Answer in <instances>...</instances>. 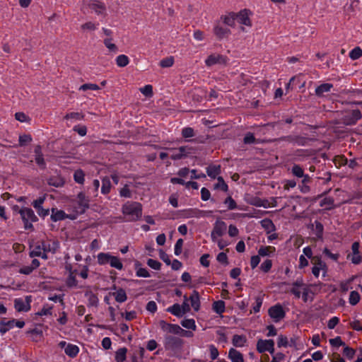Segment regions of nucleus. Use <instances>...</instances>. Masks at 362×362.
Wrapping results in <instances>:
<instances>
[{
  "instance_id": "b1692460",
  "label": "nucleus",
  "mask_w": 362,
  "mask_h": 362,
  "mask_svg": "<svg viewBox=\"0 0 362 362\" xmlns=\"http://www.w3.org/2000/svg\"><path fill=\"white\" fill-rule=\"evenodd\" d=\"M246 202L253 206H263L267 208L268 206L267 201L261 199L257 197H251L248 199H246Z\"/></svg>"
},
{
  "instance_id": "423d86ee",
  "label": "nucleus",
  "mask_w": 362,
  "mask_h": 362,
  "mask_svg": "<svg viewBox=\"0 0 362 362\" xmlns=\"http://www.w3.org/2000/svg\"><path fill=\"white\" fill-rule=\"evenodd\" d=\"M226 223L221 219H217L214 224V227L211 233V240H216L217 238H221L226 234Z\"/></svg>"
},
{
  "instance_id": "c756f323",
  "label": "nucleus",
  "mask_w": 362,
  "mask_h": 362,
  "mask_svg": "<svg viewBox=\"0 0 362 362\" xmlns=\"http://www.w3.org/2000/svg\"><path fill=\"white\" fill-rule=\"evenodd\" d=\"M127 349L125 347L119 348L115 352L116 362H124L126 360Z\"/></svg>"
},
{
  "instance_id": "4c0bfd02",
  "label": "nucleus",
  "mask_w": 362,
  "mask_h": 362,
  "mask_svg": "<svg viewBox=\"0 0 362 362\" xmlns=\"http://www.w3.org/2000/svg\"><path fill=\"white\" fill-rule=\"evenodd\" d=\"M115 62L119 67H124L129 64V59L125 54H119L116 57Z\"/></svg>"
},
{
  "instance_id": "f03ea898",
  "label": "nucleus",
  "mask_w": 362,
  "mask_h": 362,
  "mask_svg": "<svg viewBox=\"0 0 362 362\" xmlns=\"http://www.w3.org/2000/svg\"><path fill=\"white\" fill-rule=\"evenodd\" d=\"M160 329L166 333L177 334L185 337H193V332L191 331H186L182 329L178 325L168 323L164 320L159 322Z\"/></svg>"
},
{
  "instance_id": "0e129e2a",
  "label": "nucleus",
  "mask_w": 362,
  "mask_h": 362,
  "mask_svg": "<svg viewBox=\"0 0 362 362\" xmlns=\"http://www.w3.org/2000/svg\"><path fill=\"white\" fill-rule=\"evenodd\" d=\"M182 246H183V240L180 238L177 240L175 248H174V252L175 255L177 256H179L182 251Z\"/></svg>"
},
{
  "instance_id": "f704fd0d",
  "label": "nucleus",
  "mask_w": 362,
  "mask_h": 362,
  "mask_svg": "<svg viewBox=\"0 0 362 362\" xmlns=\"http://www.w3.org/2000/svg\"><path fill=\"white\" fill-rule=\"evenodd\" d=\"M66 218V214L64 211L52 209L51 218L53 221H58L61 220H64Z\"/></svg>"
},
{
  "instance_id": "8fccbe9b",
  "label": "nucleus",
  "mask_w": 362,
  "mask_h": 362,
  "mask_svg": "<svg viewBox=\"0 0 362 362\" xmlns=\"http://www.w3.org/2000/svg\"><path fill=\"white\" fill-rule=\"evenodd\" d=\"M362 56V49L359 47H356L354 48L350 52H349V57L353 59L356 60L359 59Z\"/></svg>"
},
{
  "instance_id": "49530a36",
  "label": "nucleus",
  "mask_w": 362,
  "mask_h": 362,
  "mask_svg": "<svg viewBox=\"0 0 362 362\" xmlns=\"http://www.w3.org/2000/svg\"><path fill=\"white\" fill-rule=\"evenodd\" d=\"M85 174L82 170H77L74 173V179L78 184H83Z\"/></svg>"
},
{
  "instance_id": "6e6552de",
  "label": "nucleus",
  "mask_w": 362,
  "mask_h": 362,
  "mask_svg": "<svg viewBox=\"0 0 362 362\" xmlns=\"http://www.w3.org/2000/svg\"><path fill=\"white\" fill-rule=\"evenodd\" d=\"M31 301L30 296L15 298L13 301L14 308L18 312H28L30 310Z\"/></svg>"
},
{
  "instance_id": "39448f33",
  "label": "nucleus",
  "mask_w": 362,
  "mask_h": 362,
  "mask_svg": "<svg viewBox=\"0 0 362 362\" xmlns=\"http://www.w3.org/2000/svg\"><path fill=\"white\" fill-rule=\"evenodd\" d=\"M312 264V274L315 278L319 277L320 272H322L323 277L327 276L328 270L327 265L322 259L320 256H315V257L313 258Z\"/></svg>"
},
{
  "instance_id": "e433bc0d",
  "label": "nucleus",
  "mask_w": 362,
  "mask_h": 362,
  "mask_svg": "<svg viewBox=\"0 0 362 362\" xmlns=\"http://www.w3.org/2000/svg\"><path fill=\"white\" fill-rule=\"evenodd\" d=\"M136 266V274L139 277L148 278L150 277L149 272L146 269L140 267V264L139 262L135 264Z\"/></svg>"
},
{
  "instance_id": "a19ab883",
  "label": "nucleus",
  "mask_w": 362,
  "mask_h": 362,
  "mask_svg": "<svg viewBox=\"0 0 362 362\" xmlns=\"http://www.w3.org/2000/svg\"><path fill=\"white\" fill-rule=\"evenodd\" d=\"M275 251V248L271 246H262L258 250V255L262 257L269 256Z\"/></svg>"
},
{
  "instance_id": "09e8293b",
  "label": "nucleus",
  "mask_w": 362,
  "mask_h": 362,
  "mask_svg": "<svg viewBox=\"0 0 362 362\" xmlns=\"http://www.w3.org/2000/svg\"><path fill=\"white\" fill-rule=\"evenodd\" d=\"M206 212L199 209H189L187 211V216L189 217L201 218L205 216Z\"/></svg>"
},
{
  "instance_id": "2f4dec72",
  "label": "nucleus",
  "mask_w": 362,
  "mask_h": 362,
  "mask_svg": "<svg viewBox=\"0 0 362 362\" xmlns=\"http://www.w3.org/2000/svg\"><path fill=\"white\" fill-rule=\"evenodd\" d=\"M110 189H111L110 179L108 177H104L102 179L101 193L103 194H107L110 192Z\"/></svg>"
},
{
  "instance_id": "5701e85b",
  "label": "nucleus",
  "mask_w": 362,
  "mask_h": 362,
  "mask_svg": "<svg viewBox=\"0 0 362 362\" xmlns=\"http://www.w3.org/2000/svg\"><path fill=\"white\" fill-rule=\"evenodd\" d=\"M113 255L110 252H100L97 255V262L100 265H105L110 264V261Z\"/></svg>"
},
{
  "instance_id": "f257e3e1",
  "label": "nucleus",
  "mask_w": 362,
  "mask_h": 362,
  "mask_svg": "<svg viewBox=\"0 0 362 362\" xmlns=\"http://www.w3.org/2000/svg\"><path fill=\"white\" fill-rule=\"evenodd\" d=\"M122 211L128 221H136L141 217L142 206L136 202H127L122 206Z\"/></svg>"
},
{
  "instance_id": "4d7b16f0",
  "label": "nucleus",
  "mask_w": 362,
  "mask_h": 362,
  "mask_svg": "<svg viewBox=\"0 0 362 362\" xmlns=\"http://www.w3.org/2000/svg\"><path fill=\"white\" fill-rule=\"evenodd\" d=\"M323 254L334 262H337L340 256L339 253H332L327 247L323 250Z\"/></svg>"
},
{
  "instance_id": "1a4fd4ad",
  "label": "nucleus",
  "mask_w": 362,
  "mask_h": 362,
  "mask_svg": "<svg viewBox=\"0 0 362 362\" xmlns=\"http://www.w3.org/2000/svg\"><path fill=\"white\" fill-rule=\"evenodd\" d=\"M58 346L64 350V353L70 358H75L79 353V347L71 343H67L65 341H61L58 343Z\"/></svg>"
},
{
  "instance_id": "72a5a7b5",
  "label": "nucleus",
  "mask_w": 362,
  "mask_h": 362,
  "mask_svg": "<svg viewBox=\"0 0 362 362\" xmlns=\"http://www.w3.org/2000/svg\"><path fill=\"white\" fill-rule=\"evenodd\" d=\"M355 276H352L350 279L343 281L339 284L340 291L343 293L347 292L349 290L351 289V284L352 281L354 280Z\"/></svg>"
},
{
  "instance_id": "a211bd4d",
  "label": "nucleus",
  "mask_w": 362,
  "mask_h": 362,
  "mask_svg": "<svg viewBox=\"0 0 362 362\" xmlns=\"http://www.w3.org/2000/svg\"><path fill=\"white\" fill-rule=\"evenodd\" d=\"M305 286L306 285L303 283L301 279H297L292 284V287L291 288L290 291L296 298H300L301 297L302 291Z\"/></svg>"
},
{
  "instance_id": "c03bdc74",
  "label": "nucleus",
  "mask_w": 362,
  "mask_h": 362,
  "mask_svg": "<svg viewBox=\"0 0 362 362\" xmlns=\"http://www.w3.org/2000/svg\"><path fill=\"white\" fill-rule=\"evenodd\" d=\"M225 303L223 300H218L213 303V310L218 314L225 312Z\"/></svg>"
},
{
  "instance_id": "f8f14e48",
  "label": "nucleus",
  "mask_w": 362,
  "mask_h": 362,
  "mask_svg": "<svg viewBox=\"0 0 362 362\" xmlns=\"http://www.w3.org/2000/svg\"><path fill=\"white\" fill-rule=\"evenodd\" d=\"M360 245L358 242H354L351 245L352 254L347 255V259H350L354 264H359L362 262V257L359 252Z\"/></svg>"
},
{
  "instance_id": "ea45409f",
  "label": "nucleus",
  "mask_w": 362,
  "mask_h": 362,
  "mask_svg": "<svg viewBox=\"0 0 362 362\" xmlns=\"http://www.w3.org/2000/svg\"><path fill=\"white\" fill-rule=\"evenodd\" d=\"M361 300V296L359 293L356 291H351L349 297V303L351 305H356L359 303Z\"/></svg>"
},
{
  "instance_id": "338daca9",
  "label": "nucleus",
  "mask_w": 362,
  "mask_h": 362,
  "mask_svg": "<svg viewBox=\"0 0 362 362\" xmlns=\"http://www.w3.org/2000/svg\"><path fill=\"white\" fill-rule=\"evenodd\" d=\"M32 141V137L28 134H23L19 136V145L23 146Z\"/></svg>"
},
{
  "instance_id": "de8ad7c7",
  "label": "nucleus",
  "mask_w": 362,
  "mask_h": 362,
  "mask_svg": "<svg viewBox=\"0 0 362 362\" xmlns=\"http://www.w3.org/2000/svg\"><path fill=\"white\" fill-rule=\"evenodd\" d=\"M44 250L42 249V243L39 245L34 246L33 250L30 252V256L31 257H39L42 255Z\"/></svg>"
},
{
  "instance_id": "c9c22d12",
  "label": "nucleus",
  "mask_w": 362,
  "mask_h": 362,
  "mask_svg": "<svg viewBox=\"0 0 362 362\" xmlns=\"http://www.w3.org/2000/svg\"><path fill=\"white\" fill-rule=\"evenodd\" d=\"M112 40V37H106L104 39L103 43L110 52L116 53L118 52V48Z\"/></svg>"
},
{
  "instance_id": "e2e57ef3",
  "label": "nucleus",
  "mask_w": 362,
  "mask_h": 362,
  "mask_svg": "<svg viewBox=\"0 0 362 362\" xmlns=\"http://www.w3.org/2000/svg\"><path fill=\"white\" fill-rule=\"evenodd\" d=\"M292 173L297 177H303L304 172L303 168L298 165H294L292 168Z\"/></svg>"
},
{
  "instance_id": "3c124183",
  "label": "nucleus",
  "mask_w": 362,
  "mask_h": 362,
  "mask_svg": "<svg viewBox=\"0 0 362 362\" xmlns=\"http://www.w3.org/2000/svg\"><path fill=\"white\" fill-rule=\"evenodd\" d=\"M174 64V58L173 57H168L163 59L160 62V66L163 68L171 67Z\"/></svg>"
},
{
  "instance_id": "603ef678",
  "label": "nucleus",
  "mask_w": 362,
  "mask_h": 362,
  "mask_svg": "<svg viewBox=\"0 0 362 362\" xmlns=\"http://www.w3.org/2000/svg\"><path fill=\"white\" fill-rule=\"evenodd\" d=\"M98 23L89 21L83 24L81 28L83 30L93 31L98 28Z\"/></svg>"
},
{
  "instance_id": "7ed1b4c3",
  "label": "nucleus",
  "mask_w": 362,
  "mask_h": 362,
  "mask_svg": "<svg viewBox=\"0 0 362 362\" xmlns=\"http://www.w3.org/2000/svg\"><path fill=\"white\" fill-rule=\"evenodd\" d=\"M184 341L177 337L166 334L163 338V346L165 350L170 351L174 354L182 350Z\"/></svg>"
},
{
  "instance_id": "20e7f679",
  "label": "nucleus",
  "mask_w": 362,
  "mask_h": 362,
  "mask_svg": "<svg viewBox=\"0 0 362 362\" xmlns=\"http://www.w3.org/2000/svg\"><path fill=\"white\" fill-rule=\"evenodd\" d=\"M19 214L23 221L25 229L32 228L33 223L36 222L38 220L33 210L30 208L23 207L20 209Z\"/></svg>"
},
{
  "instance_id": "680f3d73",
  "label": "nucleus",
  "mask_w": 362,
  "mask_h": 362,
  "mask_svg": "<svg viewBox=\"0 0 362 362\" xmlns=\"http://www.w3.org/2000/svg\"><path fill=\"white\" fill-rule=\"evenodd\" d=\"M224 204L227 206L229 210H233L237 208L236 202L231 197H227L224 201Z\"/></svg>"
},
{
  "instance_id": "bb28decb",
  "label": "nucleus",
  "mask_w": 362,
  "mask_h": 362,
  "mask_svg": "<svg viewBox=\"0 0 362 362\" xmlns=\"http://www.w3.org/2000/svg\"><path fill=\"white\" fill-rule=\"evenodd\" d=\"M14 327L13 320H8V321H1L0 322V332L3 335L6 333L10 329Z\"/></svg>"
},
{
  "instance_id": "412c9836",
  "label": "nucleus",
  "mask_w": 362,
  "mask_h": 362,
  "mask_svg": "<svg viewBox=\"0 0 362 362\" xmlns=\"http://www.w3.org/2000/svg\"><path fill=\"white\" fill-rule=\"evenodd\" d=\"M88 6L98 14H103L105 11L104 4L98 0H90Z\"/></svg>"
},
{
  "instance_id": "4be33fe9",
  "label": "nucleus",
  "mask_w": 362,
  "mask_h": 362,
  "mask_svg": "<svg viewBox=\"0 0 362 362\" xmlns=\"http://www.w3.org/2000/svg\"><path fill=\"white\" fill-rule=\"evenodd\" d=\"M228 358L232 362H244L243 354L233 348H231L228 351Z\"/></svg>"
},
{
  "instance_id": "a18cd8bd",
  "label": "nucleus",
  "mask_w": 362,
  "mask_h": 362,
  "mask_svg": "<svg viewBox=\"0 0 362 362\" xmlns=\"http://www.w3.org/2000/svg\"><path fill=\"white\" fill-rule=\"evenodd\" d=\"M246 342V339L242 335H235L233 338V344L238 347H243Z\"/></svg>"
},
{
  "instance_id": "6e6d98bb",
  "label": "nucleus",
  "mask_w": 362,
  "mask_h": 362,
  "mask_svg": "<svg viewBox=\"0 0 362 362\" xmlns=\"http://www.w3.org/2000/svg\"><path fill=\"white\" fill-rule=\"evenodd\" d=\"M272 267V261L271 259L264 260L260 265V269L264 272L267 273L270 271Z\"/></svg>"
},
{
  "instance_id": "0eeeda50",
  "label": "nucleus",
  "mask_w": 362,
  "mask_h": 362,
  "mask_svg": "<svg viewBox=\"0 0 362 362\" xmlns=\"http://www.w3.org/2000/svg\"><path fill=\"white\" fill-rule=\"evenodd\" d=\"M170 158L173 160H180L194 152V148L189 146H180L170 149Z\"/></svg>"
},
{
  "instance_id": "774afa93",
  "label": "nucleus",
  "mask_w": 362,
  "mask_h": 362,
  "mask_svg": "<svg viewBox=\"0 0 362 362\" xmlns=\"http://www.w3.org/2000/svg\"><path fill=\"white\" fill-rule=\"evenodd\" d=\"M339 322V318L338 317H332L327 322V327L329 329H333Z\"/></svg>"
},
{
  "instance_id": "bf43d9fd",
  "label": "nucleus",
  "mask_w": 362,
  "mask_h": 362,
  "mask_svg": "<svg viewBox=\"0 0 362 362\" xmlns=\"http://www.w3.org/2000/svg\"><path fill=\"white\" fill-rule=\"evenodd\" d=\"M141 93L146 97L153 95V87L151 85H146L140 88Z\"/></svg>"
},
{
  "instance_id": "393cba45",
  "label": "nucleus",
  "mask_w": 362,
  "mask_h": 362,
  "mask_svg": "<svg viewBox=\"0 0 362 362\" xmlns=\"http://www.w3.org/2000/svg\"><path fill=\"white\" fill-rule=\"evenodd\" d=\"M192 307L195 311H198L200 308L199 294L197 291H194L189 297Z\"/></svg>"
},
{
  "instance_id": "9b49d317",
  "label": "nucleus",
  "mask_w": 362,
  "mask_h": 362,
  "mask_svg": "<svg viewBox=\"0 0 362 362\" xmlns=\"http://www.w3.org/2000/svg\"><path fill=\"white\" fill-rule=\"evenodd\" d=\"M257 350L259 353L269 352L274 354V341L273 339H259L257 342Z\"/></svg>"
},
{
  "instance_id": "473e14b6",
  "label": "nucleus",
  "mask_w": 362,
  "mask_h": 362,
  "mask_svg": "<svg viewBox=\"0 0 362 362\" xmlns=\"http://www.w3.org/2000/svg\"><path fill=\"white\" fill-rule=\"evenodd\" d=\"M224 25L229 27H234L235 25L236 16L234 14H229L221 18Z\"/></svg>"
},
{
  "instance_id": "aec40b11",
  "label": "nucleus",
  "mask_w": 362,
  "mask_h": 362,
  "mask_svg": "<svg viewBox=\"0 0 362 362\" xmlns=\"http://www.w3.org/2000/svg\"><path fill=\"white\" fill-rule=\"evenodd\" d=\"M34 152L35 163L41 169H45L46 168V163L44 159L40 146H37L35 148Z\"/></svg>"
},
{
  "instance_id": "dca6fc26",
  "label": "nucleus",
  "mask_w": 362,
  "mask_h": 362,
  "mask_svg": "<svg viewBox=\"0 0 362 362\" xmlns=\"http://www.w3.org/2000/svg\"><path fill=\"white\" fill-rule=\"evenodd\" d=\"M250 13L249 11L245 9L240 11L238 14H236V21L238 23L246 25L247 27L252 26V23L250 18Z\"/></svg>"
},
{
  "instance_id": "cd10ccee",
  "label": "nucleus",
  "mask_w": 362,
  "mask_h": 362,
  "mask_svg": "<svg viewBox=\"0 0 362 362\" xmlns=\"http://www.w3.org/2000/svg\"><path fill=\"white\" fill-rule=\"evenodd\" d=\"M112 296L118 303H124L127 299V293L123 288L117 290L115 292L112 293Z\"/></svg>"
},
{
  "instance_id": "79ce46f5",
  "label": "nucleus",
  "mask_w": 362,
  "mask_h": 362,
  "mask_svg": "<svg viewBox=\"0 0 362 362\" xmlns=\"http://www.w3.org/2000/svg\"><path fill=\"white\" fill-rule=\"evenodd\" d=\"M109 264L111 267L115 268L118 270H122L123 269L122 262H121L120 259L116 256H112Z\"/></svg>"
},
{
  "instance_id": "58836bf2",
  "label": "nucleus",
  "mask_w": 362,
  "mask_h": 362,
  "mask_svg": "<svg viewBox=\"0 0 362 362\" xmlns=\"http://www.w3.org/2000/svg\"><path fill=\"white\" fill-rule=\"evenodd\" d=\"M181 325L189 329L195 331L197 329V325L194 319H184L180 322Z\"/></svg>"
},
{
  "instance_id": "c85d7f7f",
  "label": "nucleus",
  "mask_w": 362,
  "mask_h": 362,
  "mask_svg": "<svg viewBox=\"0 0 362 362\" xmlns=\"http://www.w3.org/2000/svg\"><path fill=\"white\" fill-rule=\"evenodd\" d=\"M221 173L220 165H210L206 168L208 176L211 178H216Z\"/></svg>"
},
{
  "instance_id": "5fc2aeb1",
  "label": "nucleus",
  "mask_w": 362,
  "mask_h": 362,
  "mask_svg": "<svg viewBox=\"0 0 362 362\" xmlns=\"http://www.w3.org/2000/svg\"><path fill=\"white\" fill-rule=\"evenodd\" d=\"M218 182L215 185L216 189H220L223 192H227L228 189L227 184L225 182L222 177H218Z\"/></svg>"
},
{
  "instance_id": "37998d69",
  "label": "nucleus",
  "mask_w": 362,
  "mask_h": 362,
  "mask_svg": "<svg viewBox=\"0 0 362 362\" xmlns=\"http://www.w3.org/2000/svg\"><path fill=\"white\" fill-rule=\"evenodd\" d=\"M48 184L49 185L59 187L64 185V180L61 177H52L48 180Z\"/></svg>"
},
{
  "instance_id": "864d4df0",
  "label": "nucleus",
  "mask_w": 362,
  "mask_h": 362,
  "mask_svg": "<svg viewBox=\"0 0 362 362\" xmlns=\"http://www.w3.org/2000/svg\"><path fill=\"white\" fill-rule=\"evenodd\" d=\"M277 345L279 347H287L291 346L289 344L288 338L284 335H279L277 340Z\"/></svg>"
},
{
  "instance_id": "13d9d810",
  "label": "nucleus",
  "mask_w": 362,
  "mask_h": 362,
  "mask_svg": "<svg viewBox=\"0 0 362 362\" xmlns=\"http://www.w3.org/2000/svg\"><path fill=\"white\" fill-rule=\"evenodd\" d=\"M182 136L185 139L193 137L194 136V131L191 127H185L182 129Z\"/></svg>"
},
{
  "instance_id": "7c9ffc66",
  "label": "nucleus",
  "mask_w": 362,
  "mask_h": 362,
  "mask_svg": "<svg viewBox=\"0 0 362 362\" xmlns=\"http://www.w3.org/2000/svg\"><path fill=\"white\" fill-rule=\"evenodd\" d=\"M167 311L178 317L184 315V313L180 308V304L178 303H175L172 306L168 307L167 308Z\"/></svg>"
},
{
  "instance_id": "6ab92c4d",
  "label": "nucleus",
  "mask_w": 362,
  "mask_h": 362,
  "mask_svg": "<svg viewBox=\"0 0 362 362\" xmlns=\"http://www.w3.org/2000/svg\"><path fill=\"white\" fill-rule=\"evenodd\" d=\"M361 118V112L359 110H354L349 113L344 119L346 124L351 125L355 124L358 119Z\"/></svg>"
},
{
  "instance_id": "4468645a",
  "label": "nucleus",
  "mask_w": 362,
  "mask_h": 362,
  "mask_svg": "<svg viewBox=\"0 0 362 362\" xmlns=\"http://www.w3.org/2000/svg\"><path fill=\"white\" fill-rule=\"evenodd\" d=\"M226 63V58L218 54H213L209 55L205 60L207 66H211L215 64H222Z\"/></svg>"
},
{
  "instance_id": "9d476101",
  "label": "nucleus",
  "mask_w": 362,
  "mask_h": 362,
  "mask_svg": "<svg viewBox=\"0 0 362 362\" xmlns=\"http://www.w3.org/2000/svg\"><path fill=\"white\" fill-rule=\"evenodd\" d=\"M268 314L274 322H279L285 317V311L280 304H276L269 308Z\"/></svg>"
},
{
  "instance_id": "a878e982",
  "label": "nucleus",
  "mask_w": 362,
  "mask_h": 362,
  "mask_svg": "<svg viewBox=\"0 0 362 362\" xmlns=\"http://www.w3.org/2000/svg\"><path fill=\"white\" fill-rule=\"evenodd\" d=\"M333 87L332 83H322L315 89V94L317 96H322L325 93L329 92Z\"/></svg>"
},
{
  "instance_id": "052dcab7",
  "label": "nucleus",
  "mask_w": 362,
  "mask_h": 362,
  "mask_svg": "<svg viewBox=\"0 0 362 362\" xmlns=\"http://www.w3.org/2000/svg\"><path fill=\"white\" fill-rule=\"evenodd\" d=\"M147 264L148 267L155 270H160L161 268V263L153 259H148L147 260Z\"/></svg>"
},
{
  "instance_id": "2eb2a0df",
  "label": "nucleus",
  "mask_w": 362,
  "mask_h": 362,
  "mask_svg": "<svg viewBox=\"0 0 362 362\" xmlns=\"http://www.w3.org/2000/svg\"><path fill=\"white\" fill-rule=\"evenodd\" d=\"M59 247V243L54 240H47L42 242V249L48 253H55Z\"/></svg>"
},
{
  "instance_id": "69168bd1",
  "label": "nucleus",
  "mask_w": 362,
  "mask_h": 362,
  "mask_svg": "<svg viewBox=\"0 0 362 362\" xmlns=\"http://www.w3.org/2000/svg\"><path fill=\"white\" fill-rule=\"evenodd\" d=\"M100 88L97 84L95 83H85L80 86L79 90H99Z\"/></svg>"
},
{
  "instance_id": "ddd939ff",
  "label": "nucleus",
  "mask_w": 362,
  "mask_h": 362,
  "mask_svg": "<svg viewBox=\"0 0 362 362\" xmlns=\"http://www.w3.org/2000/svg\"><path fill=\"white\" fill-rule=\"evenodd\" d=\"M214 33L218 39L221 40L228 37L230 34V31L224 25L221 23H216L214 27Z\"/></svg>"
},
{
  "instance_id": "f3484780",
  "label": "nucleus",
  "mask_w": 362,
  "mask_h": 362,
  "mask_svg": "<svg viewBox=\"0 0 362 362\" xmlns=\"http://www.w3.org/2000/svg\"><path fill=\"white\" fill-rule=\"evenodd\" d=\"M76 202L78 205L77 209L78 212L83 213L85 211L86 209L88 208L89 199L83 192H80L78 194L76 197Z\"/></svg>"
}]
</instances>
